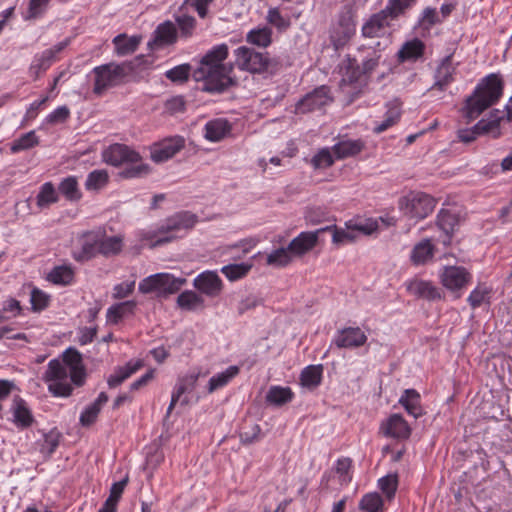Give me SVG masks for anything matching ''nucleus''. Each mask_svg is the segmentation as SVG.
<instances>
[{
	"label": "nucleus",
	"mask_w": 512,
	"mask_h": 512,
	"mask_svg": "<svg viewBox=\"0 0 512 512\" xmlns=\"http://www.w3.org/2000/svg\"><path fill=\"white\" fill-rule=\"evenodd\" d=\"M228 56V46L220 44L202 57L199 67L193 72L196 81H202V90L209 93H222L235 84L231 77L233 66L223 64Z\"/></svg>",
	"instance_id": "obj_1"
},
{
	"label": "nucleus",
	"mask_w": 512,
	"mask_h": 512,
	"mask_svg": "<svg viewBox=\"0 0 512 512\" xmlns=\"http://www.w3.org/2000/svg\"><path fill=\"white\" fill-rule=\"evenodd\" d=\"M150 65L143 55L121 64L108 63L93 69L95 74L94 93L102 94L109 87L120 84L130 74L142 70Z\"/></svg>",
	"instance_id": "obj_2"
},
{
	"label": "nucleus",
	"mask_w": 512,
	"mask_h": 512,
	"mask_svg": "<svg viewBox=\"0 0 512 512\" xmlns=\"http://www.w3.org/2000/svg\"><path fill=\"white\" fill-rule=\"evenodd\" d=\"M503 93V81L497 74L488 75L479 84L474 93L467 98L465 117L470 122L476 119L484 110L496 103Z\"/></svg>",
	"instance_id": "obj_3"
},
{
	"label": "nucleus",
	"mask_w": 512,
	"mask_h": 512,
	"mask_svg": "<svg viewBox=\"0 0 512 512\" xmlns=\"http://www.w3.org/2000/svg\"><path fill=\"white\" fill-rule=\"evenodd\" d=\"M197 222L196 215L190 212H180L171 216L158 229L155 234V240L152 247H157L169 243L179 237H182Z\"/></svg>",
	"instance_id": "obj_4"
},
{
	"label": "nucleus",
	"mask_w": 512,
	"mask_h": 512,
	"mask_svg": "<svg viewBox=\"0 0 512 512\" xmlns=\"http://www.w3.org/2000/svg\"><path fill=\"white\" fill-rule=\"evenodd\" d=\"M185 283V278H176L169 273H157L140 281L138 289L143 294L156 293L159 297H166L178 292Z\"/></svg>",
	"instance_id": "obj_5"
},
{
	"label": "nucleus",
	"mask_w": 512,
	"mask_h": 512,
	"mask_svg": "<svg viewBox=\"0 0 512 512\" xmlns=\"http://www.w3.org/2000/svg\"><path fill=\"white\" fill-rule=\"evenodd\" d=\"M69 369L58 359H52L48 363L44 374V380L48 383V390L56 397H68L73 388L68 382Z\"/></svg>",
	"instance_id": "obj_6"
},
{
	"label": "nucleus",
	"mask_w": 512,
	"mask_h": 512,
	"mask_svg": "<svg viewBox=\"0 0 512 512\" xmlns=\"http://www.w3.org/2000/svg\"><path fill=\"white\" fill-rule=\"evenodd\" d=\"M436 200L424 192H411L399 202L400 209L410 218L421 220L430 215Z\"/></svg>",
	"instance_id": "obj_7"
},
{
	"label": "nucleus",
	"mask_w": 512,
	"mask_h": 512,
	"mask_svg": "<svg viewBox=\"0 0 512 512\" xmlns=\"http://www.w3.org/2000/svg\"><path fill=\"white\" fill-rule=\"evenodd\" d=\"M235 63L239 69L251 73H261L268 69L270 58L267 53L257 52L246 46L235 50Z\"/></svg>",
	"instance_id": "obj_8"
},
{
	"label": "nucleus",
	"mask_w": 512,
	"mask_h": 512,
	"mask_svg": "<svg viewBox=\"0 0 512 512\" xmlns=\"http://www.w3.org/2000/svg\"><path fill=\"white\" fill-rule=\"evenodd\" d=\"M330 226L331 228L327 231L333 232L332 242L337 246L354 242L359 233L369 235L378 230L377 221L372 219L366 220L363 224L347 225V229H339L335 225Z\"/></svg>",
	"instance_id": "obj_9"
},
{
	"label": "nucleus",
	"mask_w": 512,
	"mask_h": 512,
	"mask_svg": "<svg viewBox=\"0 0 512 512\" xmlns=\"http://www.w3.org/2000/svg\"><path fill=\"white\" fill-rule=\"evenodd\" d=\"M103 159L107 164L119 167L135 164L141 160L140 154L124 144L115 143L103 151Z\"/></svg>",
	"instance_id": "obj_10"
},
{
	"label": "nucleus",
	"mask_w": 512,
	"mask_h": 512,
	"mask_svg": "<svg viewBox=\"0 0 512 512\" xmlns=\"http://www.w3.org/2000/svg\"><path fill=\"white\" fill-rule=\"evenodd\" d=\"M68 44L69 40L66 39L34 56L33 61L29 67V73L35 80L39 78L42 72H45L50 68V66L56 60V55L62 52L68 46Z\"/></svg>",
	"instance_id": "obj_11"
},
{
	"label": "nucleus",
	"mask_w": 512,
	"mask_h": 512,
	"mask_svg": "<svg viewBox=\"0 0 512 512\" xmlns=\"http://www.w3.org/2000/svg\"><path fill=\"white\" fill-rule=\"evenodd\" d=\"M194 288L201 294L210 298L218 297L223 290V282L217 272L204 271L197 275L193 281Z\"/></svg>",
	"instance_id": "obj_12"
},
{
	"label": "nucleus",
	"mask_w": 512,
	"mask_h": 512,
	"mask_svg": "<svg viewBox=\"0 0 512 512\" xmlns=\"http://www.w3.org/2000/svg\"><path fill=\"white\" fill-rule=\"evenodd\" d=\"M61 362L69 369L71 382L78 387L82 386L85 383L86 371L79 351L68 348L63 353Z\"/></svg>",
	"instance_id": "obj_13"
},
{
	"label": "nucleus",
	"mask_w": 512,
	"mask_h": 512,
	"mask_svg": "<svg viewBox=\"0 0 512 512\" xmlns=\"http://www.w3.org/2000/svg\"><path fill=\"white\" fill-rule=\"evenodd\" d=\"M331 102L329 96V88L327 86H320L312 92L307 93L296 104V111L298 113H308L319 109Z\"/></svg>",
	"instance_id": "obj_14"
},
{
	"label": "nucleus",
	"mask_w": 512,
	"mask_h": 512,
	"mask_svg": "<svg viewBox=\"0 0 512 512\" xmlns=\"http://www.w3.org/2000/svg\"><path fill=\"white\" fill-rule=\"evenodd\" d=\"M330 228L331 226H326L316 231L301 232L289 243L288 250L296 256H301L307 253L316 246L319 234Z\"/></svg>",
	"instance_id": "obj_15"
},
{
	"label": "nucleus",
	"mask_w": 512,
	"mask_h": 512,
	"mask_svg": "<svg viewBox=\"0 0 512 512\" xmlns=\"http://www.w3.org/2000/svg\"><path fill=\"white\" fill-rule=\"evenodd\" d=\"M184 144L185 140L180 136L166 139L152 149L151 159L155 163L165 162L182 150Z\"/></svg>",
	"instance_id": "obj_16"
},
{
	"label": "nucleus",
	"mask_w": 512,
	"mask_h": 512,
	"mask_svg": "<svg viewBox=\"0 0 512 512\" xmlns=\"http://www.w3.org/2000/svg\"><path fill=\"white\" fill-rule=\"evenodd\" d=\"M366 341L367 336L359 327H345L339 330L333 339L338 348H358Z\"/></svg>",
	"instance_id": "obj_17"
},
{
	"label": "nucleus",
	"mask_w": 512,
	"mask_h": 512,
	"mask_svg": "<svg viewBox=\"0 0 512 512\" xmlns=\"http://www.w3.org/2000/svg\"><path fill=\"white\" fill-rule=\"evenodd\" d=\"M442 284L449 290H459L471 280V274L460 266H447L441 274Z\"/></svg>",
	"instance_id": "obj_18"
},
{
	"label": "nucleus",
	"mask_w": 512,
	"mask_h": 512,
	"mask_svg": "<svg viewBox=\"0 0 512 512\" xmlns=\"http://www.w3.org/2000/svg\"><path fill=\"white\" fill-rule=\"evenodd\" d=\"M381 431L386 437L394 439H407L411 434V428L400 414H393L382 422Z\"/></svg>",
	"instance_id": "obj_19"
},
{
	"label": "nucleus",
	"mask_w": 512,
	"mask_h": 512,
	"mask_svg": "<svg viewBox=\"0 0 512 512\" xmlns=\"http://www.w3.org/2000/svg\"><path fill=\"white\" fill-rule=\"evenodd\" d=\"M198 378L199 373H190L178 380L171 396V402L167 409V415L171 413L178 402H181L183 405L188 403V398L182 396L185 393L191 392L195 388Z\"/></svg>",
	"instance_id": "obj_20"
},
{
	"label": "nucleus",
	"mask_w": 512,
	"mask_h": 512,
	"mask_svg": "<svg viewBox=\"0 0 512 512\" xmlns=\"http://www.w3.org/2000/svg\"><path fill=\"white\" fill-rule=\"evenodd\" d=\"M99 253V233L87 232L81 238V247L73 251V258L77 262H85Z\"/></svg>",
	"instance_id": "obj_21"
},
{
	"label": "nucleus",
	"mask_w": 512,
	"mask_h": 512,
	"mask_svg": "<svg viewBox=\"0 0 512 512\" xmlns=\"http://www.w3.org/2000/svg\"><path fill=\"white\" fill-rule=\"evenodd\" d=\"M390 20V16L384 9L373 14L362 26V35L369 38L381 36L385 28L389 26Z\"/></svg>",
	"instance_id": "obj_22"
},
{
	"label": "nucleus",
	"mask_w": 512,
	"mask_h": 512,
	"mask_svg": "<svg viewBox=\"0 0 512 512\" xmlns=\"http://www.w3.org/2000/svg\"><path fill=\"white\" fill-rule=\"evenodd\" d=\"M407 291L418 298H423L429 301L441 299V293L439 289L434 286L431 282L414 279L407 283Z\"/></svg>",
	"instance_id": "obj_23"
},
{
	"label": "nucleus",
	"mask_w": 512,
	"mask_h": 512,
	"mask_svg": "<svg viewBox=\"0 0 512 512\" xmlns=\"http://www.w3.org/2000/svg\"><path fill=\"white\" fill-rule=\"evenodd\" d=\"M11 412L14 424L20 429L29 428L34 422V416L26 401L20 397L14 399Z\"/></svg>",
	"instance_id": "obj_24"
},
{
	"label": "nucleus",
	"mask_w": 512,
	"mask_h": 512,
	"mask_svg": "<svg viewBox=\"0 0 512 512\" xmlns=\"http://www.w3.org/2000/svg\"><path fill=\"white\" fill-rule=\"evenodd\" d=\"M425 52V44L422 40L414 38L406 41L397 53L398 61L404 63L407 61H417Z\"/></svg>",
	"instance_id": "obj_25"
},
{
	"label": "nucleus",
	"mask_w": 512,
	"mask_h": 512,
	"mask_svg": "<svg viewBox=\"0 0 512 512\" xmlns=\"http://www.w3.org/2000/svg\"><path fill=\"white\" fill-rule=\"evenodd\" d=\"M204 137L211 142L221 141L231 131V125L228 120L216 118L208 121L204 127Z\"/></svg>",
	"instance_id": "obj_26"
},
{
	"label": "nucleus",
	"mask_w": 512,
	"mask_h": 512,
	"mask_svg": "<svg viewBox=\"0 0 512 512\" xmlns=\"http://www.w3.org/2000/svg\"><path fill=\"white\" fill-rule=\"evenodd\" d=\"M437 225L444 233V237L441 242L445 246L449 245L455 227L458 225V216L449 210L442 209L437 215Z\"/></svg>",
	"instance_id": "obj_27"
},
{
	"label": "nucleus",
	"mask_w": 512,
	"mask_h": 512,
	"mask_svg": "<svg viewBox=\"0 0 512 512\" xmlns=\"http://www.w3.org/2000/svg\"><path fill=\"white\" fill-rule=\"evenodd\" d=\"M144 363L142 360L129 361L125 366L118 367L113 374H111L107 380V384L110 388H116L128 379L132 374L137 372L143 367Z\"/></svg>",
	"instance_id": "obj_28"
},
{
	"label": "nucleus",
	"mask_w": 512,
	"mask_h": 512,
	"mask_svg": "<svg viewBox=\"0 0 512 512\" xmlns=\"http://www.w3.org/2000/svg\"><path fill=\"white\" fill-rule=\"evenodd\" d=\"M178 31L172 21H164L154 31V42L160 46L172 45L177 42Z\"/></svg>",
	"instance_id": "obj_29"
},
{
	"label": "nucleus",
	"mask_w": 512,
	"mask_h": 512,
	"mask_svg": "<svg viewBox=\"0 0 512 512\" xmlns=\"http://www.w3.org/2000/svg\"><path fill=\"white\" fill-rule=\"evenodd\" d=\"M500 113L501 112L499 110H495L491 112L489 119H481L478 121L475 125L478 136L489 134L494 139L501 136L500 121L504 116H499Z\"/></svg>",
	"instance_id": "obj_30"
},
{
	"label": "nucleus",
	"mask_w": 512,
	"mask_h": 512,
	"mask_svg": "<svg viewBox=\"0 0 512 512\" xmlns=\"http://www.w3.org/2000/svg\"><path fill=\"white\" fill-rule=\"evenodd\" d=\"M365 147L361 139H346L337 142L333 147V152L338 159L353 157L359 154Z\"/></svg>",
	"instance_id": "obj_31"
},
{
	"label": "nucleus",
	"mask_w": 512,
	"mask_h": 512,
	"mask_svg": "<svg viewBox=\"0 0 512 512\" xmlns=\"http://www.w3.org/2000/svg\"><path fill=\"white\" fill-rule=\"evenodd\" d=\"M455 68L452 66V55L446 56L435 72L434 87L444 90L452 81Z\"/></svg>",
	"instance_id": "obj_32"
},
{
	"label": "nucleus",
	"mask_w": 512,
	"mask_h": 512,
	"mask_svg": "<svg viewBox=\"0 0 512 512\" xmlns=\"http://www.w3.org/2000/svg\"><path fill=\"white\" fill-rule=\"evenodd\" d=\"M420 400V394L415 389H406L401 395L399 403L409 415L418 418L423 414Z\"/></svg>",
	"instance_id": "obj_33"
},
{
	"label": "nucleus",
	"mask_w": 512,
	"mask_h": 512,
	"mask_svg": "<svg viewBox=\"0 0 512 512\" xmlns=\"http://www.w3.org/2000/svg\"><path fill=\"white\" fill-rule=\"evenodd\" d=\"M135 307L136 302L133 300L114 304L107 310V321L113 324H118L123 317L133 314Z\"/></svg>",
	"instance_id": "obj_34"
},
{
	"label": "nucleus",
	"mask_w": 512,
	"mask_h": 512,
	"mask_svg": "<svg viewBox=\"0 0 512 512\" xmlns=\"http://www.w3.org/2000/svg\"><path fill=\"white\" fill-rule=\"evenodd\" d=\"M174 19V24L178 31V37L188 39L194 35L197 22L193 16L180 11L174 15Z\"/></svg>",
	"instance_id": "obj_35"
},
{
	"label": "nucleus",
	"mask_w": 512,
	"mask_h": 512,
	"mask_svg": "<svg viewBox=\"0 0 512 512\" xmlns=\"http://www.w3.org/2000/svg\"><path fill=\"white\" fill-rule=\"evenodd\" d=\"M239 367L232 365L225 371L212 376L208 382L207 391L213 393L214 391L226 386L233 378L239 374Z\"/></svg>",
	"instance_id": "obj_36"
},
{
	"label": "nucleus",
	"mask_w": 512,
	"mask_h": 512,
	"mask_svg": "<svg viewBox=\"0 0 512 512\" xmlns=\"http://www.w3.org/2000/svg\"><path fill=\"white\" fill-rule=\"evenodd\" d=\"M139 43L140 37H127L126 34L117 35L113 39L115 52L118 56H127L134 53L137 50Z\"/></svg>",
	"instance_id": "obj_37"
},
{
	"label": "nucleus",
	"mask_w": 512,
	"mask_h": 512,
	"mask_svg": "<svg viewBox=\"0 0 512 512\" xmlns=\"http://www.w3.org/2000/svg\"><path fill=\"white\" fill-rule=\"evenodd\" d=\"M177 305L181 309L195 311L204 308V299L193 290H185L178 295Z\"/></svg>",
	"instance_id": "obj_38"
},
{
	"label": "nucleus",
	"mask_w": 512,
	"mask_h": 512,
	"mask_svg": "<svg viewBox=\"0 0 512 512\" xmlns=\"http://www.w3.org/2000/svg\"><path fill=\"white\" fill-rule=\"evenodd\" d=\"M322 374V365H309L302 370L300 374V382L302 386L306 388L315 389L321 383Z\"/></svg>",
	"instance_id": "obj_39"
},
{
	"label": "nucleus",
	"mask_w": 512,
	"mask_h": 512,
	"mask_svg": "<svg viewBox=\"0 0 512 512\" xmlns=\"http://www.w3.org/2000/svg\"><path fill=\"white\" fill-rule=\"evenodd\" d=\"M47 279L53 284L67 286L74 281V270L67 265L56 266L50 271Z\"/></svg>",
	"instance_id": "obj_40"
},
{
	"label": "nucleus",
	"mask_w": 512,
	"mask_h": 512,
	"mask_svg": "<svg viewBox=\"0 0 512 512\" xmlns=\"http://www.w3.org/2000/svg\"><path fill=\"white\" fill-rule=\"evenodd\" d=\"M294 393L290 387L271 386L266 394V401L277 406L292 401Z\"/></svg>",
	"instance_id": "obj_41"
},
{
	"label": "nucleus",
	"mask_w": 512,
	"mask_h": 512,
	"mask_svg": "<svg viewBox=\"0 0 512 512\" xmlns=\"http://www.w3.org/2000/svg\"><path fill=\"white\" fill-rule=\"evenodd\" d=\"M246 40L252 45L266 48L272 43V30L268 26L252 29L247 33Z\"/></svg>",
	"instance_id": "obj_42"
},
{
	"label": "nucleus",
	"mask_w": 512,
	"mask_h": 512,
	"mask_svg": "<svg viewBox=\"0 0 512 512\" xmlns=\"http://www.w3.org/2000/svg\"><path fill=\"white\" fill-rule=\"evenodd\" d=\"M434 247L429 239H425L415 245L411 252V261L415 265L424 264L433 257Z\"/></svg>",
	"instance_id": "obj_43"
},
{
	"label": "nucleus",
	"mask_w": 512,
	"mask_h": 512,
	"mask_svg": "<svg viewBox=\"0 0 512 512\" xmlns=\"http://www.w3.org/2000/svg\"><path fill=\"white\" fill-rule=\"evenodd\" d=\"M363 77L366 78L367 76L364 74V71L358 64L357 60L354 58H347L342 82L352 84L360 81Z\"/></svg>",
	"instance_id": "obj_44"
},
{
	"label": "nucleus",
	"mask_w": 512,
	"mask_h": 512,
	"mask_svg": "<svg viewBox=\"0 0 512 512\" xmlns=\"http://www.w3.org/2000/svg\"><path fill=\"white\" fill-rule=\"evenodd\" d=\"M150 173V166L142 159L135 164H125V167L118 172V176L122 179L141 178Z\"/></svg>",
	"instance_id": "obj_45"
},
{
	"label": "nucleus",
	"mask_w": 512,
	"mask_h": 512,
	"mask_svg": "<svg viewBox=\"0 0 512 512\" xmlns=\"http://www.w3.org/2000/svg\"><path fill=\"white\" fill-rule=\"evenodd\" d=\"M384 501L379 493H367L360 502L359 509L365 512H383Z\"/></svg>",
	"instance_id": "obj_46"
},
{
	"label": "nucleus",
	"mask_w": 512,
	"mask_h": 512,
	"mask_svg": "<svg viewBox=\"0 0 512 512\" xmlns=\"http://www.w3.org/2000/svg\"><path fill=\"white\" fill-rule=\"evenodd\" d=\"M39 144V138L35 131H29L11 143L10 150L12 153H19L24 150L31 149Z\"/></svg>",
	"instance_id": "obj_47"
},
{
	"label": "nucleus",
	"mask_w": 512,
	"mask_h": 512,
	"mask_svg": "<svg viewBox=\"0 0 512 512\" xmlns=\"http://www.w3.org/2000/svg\"><path fill=\"white\" fill-rule=\"evenodd\" d=\"M61 434L57 429H52L44 434L43 441L40 445V452L46 457H50L60 443Z\"/></svg>",
	"instance_id": "obj_48"
},
{
	"label": "nucleus",
	"mask_w": 512,
	"mask_h": 512,
	"mask_svg": "<svg viewBox=\"0 0 512 512\" xmlns=\"http://www.w3.org/2000/svg\"><path fill=\"white\" fill-rule=\"evenodd\" d=\"M415 2L416 0H389L384 10L390 16L391 20H395L405 14Z\"/></svg>",
	"instance_id": "obj_49"
},
{
	"label": "nucleus",
	"mask_w": 512,
	"mask_h": 512,
	"mask_svg": "<svg viewBox=\"0 0 512 512\" xmlns=\"http://www.w3.org/2000/svg\"><path fill=\"white\" fill-rule=\"evenodd\" d=\"M59 192L70 201H77L82 196L78 187L77 180L75 177L72 176L65 178L60 183Z\"/></svg>",
	"instance_id": "obj_50"
},
{
	"label": "nucleus",
	"mask_w": 512,
	"mask_h": 512,
	"mask_svg": "<svg viewBox=\"0 0 512 512\" xmlns=\"http://www.w3.org/2000/svg\"><path fill=\"white\" fill-rule=\"evenodd\" d=\"M122 241L118 237L103 238L99 233V253L104 256L115 255L121 251Z\"/></svg>",
	"instance_id": "obj_51"
},
{
	"label": "nucleus",
	"mask_w": 512,
	"mask_h": 512,
	"mask_svg": "<svg viewBox=\"0 0 512 512\" xmlns=\"http://www.w3.org/2000/svg\"><path fill=\"white\" fill-rule=\"evenodd\" d=\"M109 175L106 170H94L90 172L85 181L87 190H100L108 183Z\"/></svg>",
	"instance_id": "obj_52"
},
{
	"label": "nucleus",
	"mask_w": 512,
	"mask_h": 512,
	"mask_svg": "<svg viewBox=\"0 0 512 512\" xmlns=\"http://www.w3.org/2000/svg\"><path fill=\"white\" fill-rule=\"evenodd\" d=\"M57 200L58 196L53 184L51 182L44 183L37 195V205L40 208H44L57 202Z\"/></svg>",
	"instance_id": "obj_53"
},
{
	"label": "nucleus",
	"mask_w": 512,
	"mask_h": 512,
	"mask_svg": "<svg viewBox=\"0 0 512 512\" xmlns=\"http://www.w3.org/2000/svg\"><path fill=\"white\" fill-rule=\"evenodd\" d=\"M252 268L251 264L240 263V264H229L222 267L221 272L230 280L236 281L243 277H245L250 269Z\"/></svg>",
	"instance_id": "obj_54"
},
{
	"label": "nucleus",
	"mask_w": 512,
	"mask_h": 512,
	"mask_svg": "<svg viewBox=\"0 0 512 512\" xmlns=\"http://www.w3.org/2000/svg\"><path fill=\"white\" fill-rule=\"evenodd\" d=\"M291 252L287 248H278L272 251L267 256V264L276 266V267H284L288 265L291 261Z\"/></svg>",
	"instance_id": "obj_55"
},
{
	"label": "nucleus",
	"mask_w": 512,
	"mask_h": 512,
	"mask_svg": "<svg viewBox=\"0 0 512 512\" xmlns=\"http://www.w3.org/2000/svg\"><path fill=\"white\" fill-rule=\"evenodd\" d=\"M378 486L381 491L386 495L388 500L394 498L397 486L398 477L396 474L386 475L378 480Z\"/></svg>",
	"instance_id": "obj_56"
},
{
	"label": "nucleus",
	"mask_w": 512,
	"mask_h": 512,
	"mask_svg": "<svg viewBox=\"0 0 512 512\" xmlns=\"http://www.w3.org/2000/svg\"><path fill=\"white\" fill-rule=\"evenodd\" d=\"M333 163L334 159L328 148H322L310 160V164L314 169L328 168L332 166Z\"/></svg>",
	"instance_id": "obj_57"
},
{
	"label": "nucleus",
	"mask_w": 512,
	"mask_h": 512,
	"mask_svg": "<svg viewBox=\"0 0 512 512\" xmlns=\"http://www.w3.org/2000/svg\"><path fill=\"white\" fill-rule=\"evenodd\" d=\"M400 114L398 107L389 108L385 114L384 120L374 127V132L380 134L395 125L400 119Z\"/></svg>",
	"instance_id": "obj_58"
},
{
	"label": "nucleus",
	"mask_w": 512,
	"mask_h": 512,
	"mask_svg": "<svg viewBox=\"0 0 512 512\" xmlns=\"http://www.w3.org/2000/svg\"><path fill=\"white\" fill-rule=\"evenodd\" d=\"M382 60V54L379 51L373 50L368 53L365 59L362 61V69L364 74L369 77L375 69L379 66L380 63H384Z\"/></svg>",
	"instance_id": "obj_59"
},
{
	"label": "nucleus",
	"mask_w": 512,
	"mask_h": 512,
	"mask_svg": "<svg viewBox=\"0 0 512 512\" xmlns=\"http://www.w3.org/2000/svg\"><path fill=\"white\" fill-rule=\"evenodd\" d=\"M191 67L189 64L178 65L165 73L167 79L172 82L183 83L188 80Z\"/></svg>",
	"instance_id": "obj_60"
},
{
	"label": "nucleus",
	"mask_w": 512,
	"mask_h": 512,
	"mask_svg": "<svg viewBox=\"0 0 512 512\" xmlns=\"http://www.w3.org/2000/svg\"><path fill=\"white\" fill-rule=\"evenodd\" d=\"M263 304V299L255 294H249L243 297L237 304V312L243 315L247 311L253 310Z\"/></svg>",
	"instance_id": "obj_61"
},
{
	"label": "nucleus",
	"mask_w": 512,
	"mask_h": 512,
	"mask_svg": "<svg viewBox=\"0 0 512 512\" xmlns=\"http://www.w3.org/2000/svg\"><path fill=\"white\" fill-rule=\"evenodd\" d=\"M50 301L49 295L43 291L34 288L31 292V305L34 312H40L48 307Z\"/></svg>",
	"instance_id": "obj_62"
},
{
	"label": "nucleus",
	"mask_w": 512,
	"mask_h": 512,
	"mask_svg": "<svg viewBox=\"0 0 512 512\" xmlns=\"http://www.w3.org/2000/svg\"><path fill=\"white\" fill-rule=\"evenodd\" d=\"M49 1L50 0H29L28 11L25 19L31 20L41 17L45 13Z\"/></svg>",
	"instance_id": "obj_63"
},
{
	"label": "nucleus",
	"mask_w": 512,
	"mask_h": 512,
	"mask_svg": "<svg viewBox=\"0 0 512 512\" xmlns=\"http://www.w3.org/2000/svg\"><path fill=\"white\" fill-rule=\"evenodd\" d=\"M268 23L277 27L279 30H285L289 27V20L285 19L277 8L268 10L267 17Z\"/></svg>",
	"instance_id": "obj_64"
}]
</instances>
